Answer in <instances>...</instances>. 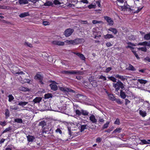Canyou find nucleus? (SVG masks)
<instances>
[{
  "label": "nucleus",
  "instance_id": "nucleus-43",
  "mask_svg": "<svg viewBox=\"0 0 150 150\" xmlns=\"http://www.w3.org/2000/svg\"><path fill=\"white\" fill-rule=\"evenodd\" d=\"M72 40H67L64 41V42L66 43V44L68 45H70L71 44L72 45Z\"/></svg>",
  "mask_w": 150,
  "mask_h": 150
},
{
  "label": "nucleus",
  "instance_id": "nucleus-46",
  "mask_svg": "<svg viewBox=\"0 0 150 150\" xmlns=\"http://www.w3.org/2000/svg\"><path fill=\"white\" fill-rule=\"evenodd\" d=\"M52 5V3L51 1H47L45 3L44 5L45 6H50Z\"/></svg>",
  "mask_w": 150,
  "mask_h": 150
},
{
  "label": "nucleus",
  "instance_id": "nucleus-40",
  "mask_svg": "<svg viewBox=\"0 0 150 150\" xmlns=\"http://www.w3.org/2000/svg\"><path fill=\"white\" fill-rule=\"evenodd\" d=\"M96 6L95 4H91L88 6V8L89 9H91L92 8H95Z\"/></svg>",
  "mask_w": 150,
  "mask_h": 150
},
{
  "label": "nucleus",
  "instance_id": "nucleus-48",
  "mask_svg": "<svg viewBox=\"0 0 150 150\" xmlns=\"http://www.w3.org/2000/svg\"><path fill=\"white\" fill-rule=\"evenodd\" d=\"M75 129V130L74 131H78V132H75L74 133H76L77 134H78V132H79V126L76 125V126L75 127V128H74Z\"/></svg>",
  "mask_w": 150,
  "mask_h": 150
},
{
  "label": "nucleus",
  "instance_id": "nucleus-21",
  "mask_svg": "<svg viewBox=\"0 0 150 150\" xmlns=\"http://www.w3.org/2000/svg\"><path fill=\"white\" fill-rule=\"evenodd\" d=\"M42 98L40 97H36L33 100V102L34 103H37L40 102Z\"/></svg>",
  "mask_w": 150,
  "mask_h": 150
},
{
  "label": "nucleus",
  "instance_id": "nucleus-19",
  "mask_svg": "<svg viewBox=\"0 0 150 150\" xmlns=\"http://www.w3.org/2000/svg\"><path fill=\"white\" fill-rule=\"evenodd\" d=\"M144 39L145 40H150V32L144 35Z\"/></svg>",
  "mask_w": 150,
  "mask_h": 150
},
{
  "label": "nucleus",
  "instance_id": "nucleus-47",
  "mask_svg": "<svg viewBox=\"0 0 150 150\" xmlns=\"http://www.w3.org/2000/svg\"><path fill=\"white\" fill-rule=\"evenodd\" d=\"M114 100L117 103L120 104H122L123 103L122 101L119 98H115Z\"/></svg>",
  "mask_w": 150,
  "mask_h": 150
},
{
  "label": "nucleus",
  "instance_id": "nucleus-6",
  "mask_svg": "<svg viewBox=\"0 0 150 150\" xmlns=\"http://www.w3.org/2000/svg\"><path fill=\"white\" fill-rule=\"evenodd\" d=\"M74 31L73 29L70 28L66 29L64 32V35L66 37H68L70 36Z\"/></svg>",
  "mask_w": 150,
  "mask_h": 150
},
{
  "label": "nucleus",
  "instance_id": "nucleus-36",
  "mask_svg": "<svg viewBox=\"0 0 150 150\" xmlns=\"http://www.w3.org/2000/svg\"><path fill=\"white\" fill-rule=\"evenodd\" d=\"M79 56H78L83 61H85L86 58L84 57V55L80 53L79 54H78Z\"/></svg>",
  "mask_w": 150,
  "mask_h": 150
},
{
  "label": "nucleus",
  "instance_id": "nucleus-41",
  "mask_svg": "<svg viewBox=\"0 0 150 150\" xmlns=\"http://www.w3.org/2000/svg\"><path fill=\"white\" fill-rule=\"evenodd\" d=\"M108 78L110 80L112 81L113 82H116V79L114 77L112 76L110 77H108Z\"/></svg>",
  "mask_w": 150,
  "mask_h": 150
},
{
  "label": "nucleus",
  "instance_id": "nucleus-57",
  "mask_svg": "<svg viewBox=\"0 0 150 150\" xmlns=\"http://www.w3.org/2000/svg\"><path fill=\"white\" fill-rule=\"evenodd\" d=\"M112 69V67H108L105 70V72L107 73H108Z\"/></svg>",
  "mask_w": 150,
  "mask_h": 150
},
{
  "label": "nucleus",
  "instance_id": "nucleus-39",
  "mask_svg": "<svg viewBox=\"0 0 150 150\" xmlns=\"http://www.w3.org/2000/svg\"><path fill=\"white\" fill-rule=\"evenodd\" d=\"M121 128H117L114 130V131L112 132V133L114 134L116 133V132L120 133L121 132Z\"/></svg>",
  "mask_w": 150,
  "mask_h": 150
},
{
  "label": "nucleus",
  "instance_id": "nucleus-37",
  "mask_svg": "<svg viewBox=\"0 0 150 150\" xmlns=\"http://www.w3.org/2000/svg\"><path fill=\"white\" fill-rule=\"evenodd\" d=\"M14 122L18 123H22L23 122L21 118L14 119Z\"/></svg>",
  "mask_w": 150,
  "mask_h": 150
},
{
  "label": "nucleus",
  "instance_id": "nucleus-49",
  "mask_svg": "<svg viewBox=\"0 0 150 150\" xmlns=\"http://www.w3.org/2000/svg\"><path fill=\"white\" fill-rule=\"evenodd\" d=\"M141 141L143 144H150L149 142H148L145 139L141 140Z\"/></svg>",
  "mask_w": 150,
  "mask_h": 150
},
{
  "label": "nucleus",
  "instance_id": "nucleus-52",
  "mask_svg": "<svg viewBox=\"0 0 150 150\" xmlns=\"http://www.w3.org/2000/svg\"><path fill=\"white\" fill-rule=\"evenodd\" d=\"M55 132L57 133H59L60 134H62V132L59 128H57L55 130Z\"/></svg>",
  "mask_w": 150,
  "mask_h": 150
},
{
  "label": "nucleus",
  "instance_id": "nucleus-23",
  "mask_svg": "<svg viewBox=\"0 0 150 150\" xmlns=\"http://www.w3.org/2000/svg\"><path fill=\"white\" fill-rule=\"evenodd\" d=\"M5 118L7 119L10 116V112L8 109H6L5 110Z\"/></svg>",
  "mask_w": 150,
  "mask_h": 150
},
{
  "label": "nucleus",
  "instance_id": "nucleus-63",
  "mask_svg": "<svg viewBox=\"0 0 150 150\" xmlns=\"http://www.w3.org/2000/svg\"><path fill=\"white\" fill-rule=\"evenodd\" d=\"M106 46L108 47H109L112 46V44L110 42H107L106 44Z\"/></svg>",
  "mask_w": 150,
  "mask_h": 150
},
{
  "label": "nucleus",
  "instance_id": "nucleus-15",
  "mask_svg": "<svg viewBox=\"0 0 150 150\" xmlns=\"http://www.w3.org/2000/svg\"><path fill=\"white\" fill-rule=\"evenodd\" d=\"M107 30L112 32V33L115 35L117 34L118 32L116 28L112 27L108 29Z\"/></svg>",
  "mask_w": 150,
  "mask_h": 150
},
{
  "label": "nucleus",
  "instance_id": "nucleus-42",
  "mask_svg": "<svg viewBox=\"0 0 150 150\" xmlns=\"http://www.w3.org/2000/svg\"><path fill=\"white\" fill-rule=\"evenodd\" d=\"M108 97L109 99L112 100L114 101L115 98L114 97L113 95L112 94H109L108 95Z\"/></svg>",
  "mask_w": 150,
  "mask_h": 150
},
{
  "label": "nucleus",
  "instance_id": "nucleus-8",
  "mask_svg": "<svg viewBox=\"0 0 150 150\" xmlns=\"http://www.w3.org/2000/svg\"><path fill=\"white\" fill-rule=\"evenodd\" d=\"M103 18L108 23L109 25L112 26L113 25L114 21L111 18L107 16H104Z\"/></svg>",
  "mask_w": 150,
  "mask_h": 150
},
{
  "label": "nucleus",
  "instance_id": "nucleus-29",
  "mask_svg": "<svg viewBox=\"0 0 150 150\" xmlns=\"http://www.w3.org/2000/svg\"><path fill=\"white\" fill-rule=\"evenodd\" d=\"M8 97V101L9 102H11L14 99V97L12 94H9Z\"/></svg>",
  "mask_w": 150,
  "mask_h": 150
},
{
  "label": "nucleus",
  "instance_id": "nucleus-13",
  "mask_svg": "<svg viewBox=\"0 0 150 150\" xmlns=\"http://www.w3.org/2000/svg\"><path fill=\"white\" fill-rule=\"evenodd\" d=\"M89 119L93 123H96L97 122V120L93 115L92 114L90 116Z\"/></svg>",
  "mask_w": 150,
  "mask_h": 150
},
{
  "label": "nucleus",
  "instance_id": "nucleus-51",
  "mask_svg": "<svg viewBox=\"0 0 150 150\" xmlns=\"http://www.w3.org/2000/svg\"><path fill=\"white\" fill-rule=\"evenodd\" d=\"M114 124L117 125H119L120 124L119 119L117 118L116 119L115 121L114 122Z\"/></svg>",
  "mask_w": 150,
  "mask_h": 150
},
{
  "label": "nucleus",
  "instance_id": "nucleus-64",
  "mask_svg": "<svg viewBox=\"0 0 150 150\" xmlns=\"http://www.w3.org/2000/svg\"><path fill=\"white\" fill-rule=\"evenodd\" d=\"M113 128V127H112L110 128H109L107 130L105 131V132H108V133H109L112 130Z\"/></svg>",
  "mask_w": 150,
  "mask_h": 150
},
{
  "label": "nucleus",
  "instance_id": "nucleus-22",
  "mask_svg": "<svg viewBox=\"0 0 150 150\" xmlns=\"http://www.w3.org/2000/svg\"><path fill=\"white\" fill-rule=\"evenodd\" d=\"M29 15V14L28 12H24L23 13H21L19 15V16L21 18H24L28 16Z\"/></svg>",
  "mask_w": 150,
  "mask_h": 150
},
{
  "label": "nucleus",
  "instance_id": "nucleus-35",
  "mask_svg": "<svg viewBox=\"0 0 150 150\" xmlns=\"http://www.w3.org/2000/svg\"><path fill=\"white\" fill-rule=\"evenodd\" d=\"M128 69L129 70L132 71H134L135 70V68L131 64H129V66L128 67Z\"/></svg>",
  "mask_w": 150,
  "mask_h": 150
},
{
  "label": "nucleus",
  "instance_id": "nucleus-7",
  "mask_svg": "<svg viewBox=\"0 0 150 150\" xmlns=\"http://www.w3.org/2000/svg\"><path fill=\"white\" fill-rule=\"evenodd\" d=\"M79 107L77 105H74V111L75 112L76 115L78 116H80L81 115V111L79 110Z\"/></svg>",
  "mask_w": 150,
  "mask_h": 150
},
{
  "label": "nucleus",
  "instance_id": "nucleus-3",
  "mask_svg": "<svg viewBox=\"0 0 150 150\" xmlns=\"http://www.w3.org/2000/svg\"><path fill=\"white\" fill-rule=\"evenodd\" d=\"M76 126V125H75L73 123H71L68 125V129L69 131V134L70 135H72L73 132L71 131H74L75 129L74 128Z\"/></svg>",
  "mask_w": 150,
  "mask_h": 150
},
{
  "label": "nucleus",
  "instance_id": "nucleus-38",
  "mask_svg": "<svg viewBox=\"0 0 150 150\" xmlns=\"http://www.w3.org/2000/svg\"><path fill=\"white\" fill-rule=\"evenodd\" d=\"M92 23L93 24H95L97 23L103 24V22L102 21H97L96 20L92 21Z\"/></svg>",
  "mask_w": 150,
  "mask_h": 150
},
{
  "label": "nucleus",
  "instance_id": "nucleus-62",
  "mask_svg": "<svg viewBox=\"0 0 150 150\" xmlns=\"http://www.w3.org/2000/svg\"><path fill=\"white\" fill-rule=\"evenodd\" d=\"M104 120L103 118L100 117L99 119L98 122H99V123H103L104 122Z\"/></svg>",
  "mask_w": 150,
  "mask_h": 150
},
{
  "label": "nucleus",
  "instance_id": "nucleus-20",
  "mask_svg": "<svg viewBox=\"0 0 150 150\" xmlns=\"http://www.w3.org/2000/svg\"><path fill=\"white\" fill-rule=\"evenodd\" d=\"M104 37L105 39H109L114 38V36L112 34H107L104 35Z\"/></svg>",
  "mask_w": 150,
  "mask_h": 150
},
{
  "label": "nucleus",
  "instance_id": "nucleus-2",
  "mask_svg": "<svg viewBox=\"0 0 150 150\" xmlns=\"http://www.w3.org/2000/svg\"><path fill=\"white\" fill-rule=\"evenodd\" d=\"M62 73L63 74L66 75L69 74H81L82 72L81 71H77L76 70H71V71H62Z\"/></svg>",
  "mask_w": 150,
  "mask_h": 150
},
{
  "label": "nucleus",
  "instance_id": "nucleus-54",
  "mask_svg": "<svg viewBox=\"0 0 150 150\" xmlns=\"http://www.w3.org/2000/svg\"><path fill=\"white\" fill-rule=\"evenodd\" d=\"M6 124V122L5 121L4 122L0 121V125L3 127L5 126Z\"/></svg>",
  "mask_w": 150,
  "mask_h": 150
},
{
  "label": "nucleus",
  "instance_id": "nucleus-18",
  "mask_svg": "<svg viewBox=\"0 0 150 150\" xmlns=\"http://www.w3.org/2000/svg\"><path fill=\"white\" fill-rule=\"evenodd\" d=\"M120 96L121 98L123 99H125V98L127 95L122 90H121L120 91Z\"/></svg>",
  "mask_w": 150,
  "mask_h": 150
},
{
  "label": "nucleus",
  "instance_id": "nucleus-59",
  "mask_svg": "<svg viewBox=\"0 0 150 150\" xmlns=\"http://www.w3.org/2000/svg\"><path fill=\"white\" fill-rule=\"evenodd\" d=\"M145 61H147L149 62H150V57H147L144 59Z\"/></svg>",
  "mask_w": 150,
  "mask_h": 150
},
{
  "label": "nucleus",
  "instance_id": "nucleus-30",
  "mask_svg": "<svg viewBox=\"0 0 150 150\" xmlns=\"http://www.w3.org/2000/svg\"><path fill=\"white\" fill-rule=\"evenodd\" d=\"M19 3L20 4H25L28 3L27 0H19Z\"/></svg>",
  "mask_w": 150,
  "mask_h": 150
},
{
  "label": "nucleus",
  "instance_id": "nucleus-11",
  "mask_svg": "<svg viewBox=\"0 0 150 150\" xmlns=\"http://www.w3.org/2000/svg\"><path fill=\"white\" fill-rule=\"evenodd\" d=\"M79 131L81 132H82L84 131L85 129H87L88 126L87 125H81L79 126Z\"/></svg>",
  "mask_w": 150,
  "mask_h": 150
},
{
  "label": "nucleus",
  "instance_id": "nucleus-14",
  "mask_svg": "<svg viewBox=\"0 0 150 150\" xmlns=\"http://www.w3.org/2000/svg\"><path fill=\"white\" fill-rule=\"evenodd\" d=\"M27 140L29 142H32L35 139V137L34 136L28 135L27 136Z\"/></svg>",
  "mask_w": 150,
  "mask_h": 150
},
{
  "label": "nucleus",
  "instance_id": "nucleus-33",
  "mask_svg": "<svg viewBox=\"0 0 150 150\" xmlns=\"http://www.w3.org/2000/svg\"><path fill=\"white\" fill-rule=\"evenodd\" d=\"M138 81L141 84H145L147 82V81L143 79H138Z\"/></svg>",
  "mask_w": 150,
  "mask_h": 150
},
{
  "label": "nucleus",
  "instance_id": "nucleus-34",
  "mask_svg": "<svg viewBox=\"0 0 150 150\" xmlns=\"http://www.w3.org/2000/svg\"><path fill=\"white\" fill-rule=\"evenodd\" d=\"M110 123V122L107 121L105 124H104L102 127V129H105L107 128L109 126V125Z\"/></svg>",
  "mask_w": 150,
  "mask_h": 150
},
{
  "label": "nucleus",
  "instance_id": "nucleus-27",
  "mask_svg": "<svg viewBox=\"0 0 150 150\" xmlns=\"http://www.w3.org/2000/svg\"><path fill=\"white\" fill-rule=\"evenodd\" d=\"M139 113L140 115L143 117H144L146 115V113L144 111L140 110L139 111Z\"/></svg>",
  "mask_w": 150,
  "mask_h": 150
},
{
  "label": "nucleus",
  "instance_id": "nucleus-50",
  "mask_svg": "<svg viewBox=\"0 0 150 150\" xmlns=\"http://www.w3.org/2000/svg\"><path fill=\"white\" fill-rule=\"evenodd\" d=\"M120 8L121 9V10L124 11H126V8L127 6H120Z\"/></svg>",
  "mask_w": 150,
  "mask_h": 150
},
{
  "label": "nucleus",
  "instance_id": "nucleus-53",
  "mask_svg": "<svg viewBox=\"0 0 150 150\" xmlns=\"http://www.w3.org/2000/svg\"><path fill=\"white\" fill-rule=\"evenodd\" d=\"M53 3L55 5H59L61 4V3L58 0H54Z\"/></svg>",
  "mask_w": 150,
  "mask_h": 150
},
{
  "label": "nucleus",
  "instance_id": "nucleus-31",
  "mask_svg": "<svg viewBox=\"0 0 150 150\" xmlns=\"http://www.w3.org/2000/svg\"><path fill=\"white\" fill-rule=\"evenodd\" d=\"M46 125V123L44 120L41 121L39 123V125L41 126L43 128Z\"/></svg>",
  "mask_w": 150,
  "mask_h": 150
},
{
  "label": "nucleus",
  "instance_id": "nucleus-44",
  "mask_svg": "<svg viewBox=\"0 0 150 150\" xmlns=\"http://www.w3.org/2000/svg\"><path fill=\"white\" fill-rule=\"evenodd\" d=\"M11 130V128L10 127H9L7 128H6L4 130L3 132L2 133V134H3L5 132H6L8 131H9Z\"/></svg>",
  "mask_w": 150,
  "mask_h": 150
},
{
  "label": "nucleus",
  "instance_id": "nucleus-5",
  "mask_svg": "<svg viewBox=\"0 0 150 150\" xmlns=\"http://www.w3.org/2000/svg\"><path fill=\"white\" fill-rule=\"evenodd\" d=\"M59 89L60 91H63L65 93H75L74 91L72 90L70 88H68L66 87H59Z\"/></svg>",
  "mask_w": 150,
  "mask_h": 150
},
{
  "label": "nucleus",
  "instance_id": "nucleus-58",
  "mask_svg": "<svg viewBox=\"0 0 150 150\" xmlns=\"http://www.w3.org/2000/svg\"><path fill=\"white\" fill-rule=\"evenodd\" d=\"M24 44L25 45H27L28 47H32V45L30 43H29L28 42H25V43Z\"/></svg>",
  "mask_w": 150,
  "mask_h": 150
},
{
  "label": "nucleus",
  "instance_id": "nucleus-16",
  "mask_svg": "<svg viewBox=\"0 0 150 150\" xmlns=\"http://www.w3.org/2000/svg\"><path fill=\"white\" fill-rule=\"evenodd\" d=\"M89 81L93 87H96L98 86L97 82L96 80H93V81H92L91 79H89Z\"/></svg>",
  "mask_w": 150,
  "mask_h": 150
},
{
  "label": "nucleus",
  "instance_id": "nucleus-55",
  "mask_svg": "<svg viewBox=\"0 0 150 150\" xmlns=\"http://www.w3.org/2000/svg\"><path fill=\"white\" fill-rule=\"evenodd\" d=\"M102 141V139L100 137H97L96 140V142L100 143Z\"/></svg>",
  "mask_w": 150,
  "mask_h": 150
},
{
  "label": "nucleus",
  "instance_id": "nucleus-25",
  "mask_svg": "<svg viewBox=\"0 0 150 150\" xmlns=\"http://www.w3.org/2000/svg\"><path fill=\"white\" fill-rule=\"evenodd\" d=\"M115 77L116 78H118L119 79H120V80L122 81H124L125 79V78L124 76H120L119 74H116V75H115Z\"/></svg>",
  "mask_w": 150,
  "mask_h": 150
},
{
  "label": "nucleus",
  "instance_id": "nucleus-61",
  "mask_svg": "<svg viewBox=\"0 0 150 150\" xmlns=\"http://www.w3.org/2000/svg\"><path fill=\"white\" fill-rule=\"evenodd\" d=\"M125 105H127V104L129 103L130 101L127 99H125Z\"/></svg>",
  "mask_w": 150,
  "mask_h": 150
},
{
  "label": "nucleus",
  "instance_id": "nucleus-60",
  "mask_svg": "<svg viewBox=\"0 0 150 150\" xmlns=\"http://www.w3.org/2000/svg\"><path fill=\"white\" fill-rule=\"evenodd\" d=\"M143 8V7H142L141 8H138L137 10H136L135 13H137L139 12Z\"/></svg>",
  "mask_w": 150,
  "mask_h": 150
},
{
  "label": "nucleus",
  "instance_id": "nucleus-32",
  "mask_svg": "<svg viewBox=\"0 0 150 150\" xmlns=\"http://www.w3.org/2000/svg\"><path fill=\"white\" fill-rule=\"evenodd\" d=\"M28 103V102L21 101L18 103V105L21 106H25Z\"/></svg>",
  "mask_w": 150,
  "mask_h": 150
},
{
  "label": "nucleus",
  "instance_id": "nucleus-9",
  "mask_svg": "<svg viewBox=\"0 0 150 150\" xmlns=\"http://www.w3.org/2000/svg\"><path fill=\"white\" fill-rule=\"evenodd\" d=\"M81 38H76L74 40H72L73 45H76L81 43Z\"/></svg>",
  "mask_w": 150,
  "mask_h": 150
},
{
  "label": "nucleus",
  "instance_id": "nucleus-45",
  "mask_svg": "<svg viewBox=\"0 0 150 150\" xmlns=\"http://www.w3.org/2000/svg\"><path fill=\"white\" fill-rule=\"evenodd\" d=\"M144 104V105L146 104L147 105V110L149 112H150V105H149L148 102L146 101Z\"/></svg>",
  "mask_w": 150,
  "mask_h": 150
},
{
  "label": "nucleus",
  "instance_id": "nucleus-24",
  "mask_svg": "<svg viewBox=\"0 0 150 150\" xmlns=\"http://www.w3.org/2000/svg\"><path fill=\"white\" fill-rule=\"evenodd\" d=\"M52 93H47L45 94L44 95V98L45 99H49L52 97Z\"/></svg>",
  "mask_w": 150,
  "mask_h": 150
},
{
  "label": "nucleus",
  "instance_id": "nucleus-26",
  "mask_svg": "<svg viewBox=\"0 0 150 150\" xmlns=\"http://www.w3.org/2000/svg\"><path fill=\"white\" fill-rule=\"evenodd\" d=\"M89 112L86 110H81V115L85 116H88Z\"/></svg>",
  "mask_w": 150,
  "mask_h": 150
},
{
  "label": "nucleus",
  "instance_id": "nucleus-17",
  "mask_svg": "<svg viewBox=\"0 0 150 150\" xmlns=\"http://www.w3.org/2000/svg\"><path fill=\"white\" fill-rule=\"evenodd\" d=\"M19 89L20 91L24 92L29 91H30V89L28 88L23 86H21L19 87Z\"/></svg>",
  "mask_w": 150,
  "mask_h": 150
},
{
  "label": "nucleus",
  "instance_id": "nucleus-1",
  "mask_svg": "<svg viewBox=\"0 0 150 150\" xmlns=\"http://www.w3.org/2000/svg\"><path fill=\"white\" fill-rule=\"evenodd\" d=\"M113 86L115 88V90L117 91H118L120 88L123 89L124 88L123 84L119 80L116 83H113Z\"/></svg>",
  "mask_w": 150,
  "mask_h": 150
},
{
  "label": "nucleus",
  "instance_id": "nucleus-10",
  "mask_svg": "<svg viewBox=\"0 0 150 150\" xmlns=\"http://www.w3.org/2000/svg\"><path fill=\"white\" fill-rule=\"evenodd\" d=\"M51 90L54 91H56L57 90L58 87L56 84L54 83H52L50 85Z\"/></svg>",
  "mask_w": 150,
  "mask_h": 150
},
{
  "label": "nucleus",
  "instance_id": "nucleus-4",
  "mask_svg": "<svg viewBox=\"0 0 150 150\" xmlns=\"http://www.w3.org/2000/svg\"><path fill=\"white\" fill-rule=\"evenodd\" d=\"M40 72H38L36 75L34 77V79H38L39 80V82L41 84H43V82H42L43 76L40 74Z\"/></svg>",
  "mask_w": 150,
  "mask_h": 150
},
{
  "label": "nucleus",
  "instance_id": "nucleus-28",
  "mask_svg": "<svg viewBox=\"0 0 150 150\" xmlns=\"http://www.w3.org/2000/svg\"><path fill=\"white\" fill-rule=\"evenodd\" d=\"M139 51H141L144 52H147V49L146 47H144L137 48Z\"/></svg>",
  "mask_w": 150,
  "mask_h": 150
},
{
  "label": "nucleus",
  "instance_id": "nucleus-12",
  "mask_svg": "<svg viewBox=\"0 0 150 150\" xmlns=\"http://www.w3.org/2000/svg\"><path fill=\"white\" fill-rule=\"evenodd\" d=\"M53 43L54 45H57L59 46H63L64 44V42L58 41L57 40H55L53 41Z\"/></svg>",
  "mask_w": 150,
  "mask_h": 150
},
{
  "label": "nucleus",
  "instance_id": "nucleus-56",
  "mask_svg": "<svg viewBox=\"0 0 150 150\" xmlns=\"http://www.w3.org/2000/svg\"><path fill=\"white\" fill-rule=\"evenodd\" d=\"M99 79H103L104 81H105L107 79L106 77L102 75H101L100 76V77L99 78Z\"/></svg>",
  "mask_w": 150,
  "mask_h": 150
}]
</instances>
